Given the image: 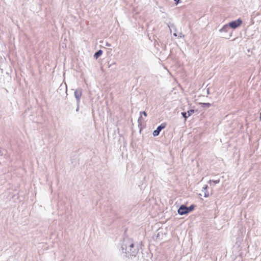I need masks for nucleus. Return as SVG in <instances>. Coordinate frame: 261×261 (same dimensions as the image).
Returning a JSON list of instances; mask_svg holds the SVG:
<instances>
[{
	"mask_svg": "<svg viewBox=\"0 0 261 261\" xmlns=\"http://www.w3.org/2000/svg\"><path fill=\"white\" fill-rule=\"evenodd\" d=\"M194 113V110H190L188 111L187 112H182L181 114L182 116L184 117L185 120H186L187 118L189 116H191Z\"/></svg>",
	"mask_w": 261,
	"mask_h": 261,
	"instance_id": "obj_7",
	"label": "nucleus"
},
{
	"mask_svg": "<svg viewBox=\"0 0 261 261\" xmlns=\"http://www.w3.org/2000/svg\"><path fill=\"white\" fill-rule=\"evenodd\" d=\"M212 182H214L215 184H218L220 182V180L219 179L216 180H210L208 181L209 184H211Z\"/></svg>",
	"mask_w": 261,
	"mask_h": 261,
	"instance_id": "obj_14",
	"label": "nucleus"
},
{
	"mask_svg": "<svg viewBox=\"0 0 261 261\" xmlns=\"http://www.w3.org/2000/svg\"><path fill=\"white\" fill-rule=\"evenodd\" d=\"M194 208V205H191L190 206L188 207V214L190 212L192 211Z\"/></svg>",
	"mask_w": 261,
	"mask_h": 261,
	"instance_id": "obj_11",
	"label": "nucleus"
},
{
	"mask_svg": "<svg viewBox=\"0 0 261 261\" xmlns=\"http://www.w3.org/2000/svg\"><path fill=\"white\" fill-rule=\"evenodd\" d=\"M3 155V153L1 150H0V156H2Z\"/></svg>",
	"mask_w": 261,
	"mask_h": 261,
	"instance_id": "obj_15",
	"label": "nucleus"
},
{
	"mask_svg": "<svg viewBox=\"0 0 261 261\" xmlns=\"http://www.w3.org/2000/svg\"><path fill=\"white\" fill-rule=\"evenodd\" d=\"M107 46H110V44H107Z\"/></svg>",
	"mask_w": 261,
	"mask_h": 261,
	"instance_id": "obj_17",
	"label": "nucleus"
},
{
	"mask_svg": "<svg viewBox=\"0 0 261 261\" xmlns=\"http://www.w3.org/2000/svg\"><path fill=\"white\" fill-rule=\"evenodd\" d=\"M242 23V21L241 19H238L236 20L232 21L230 22L228 25L229 27L231 28L232 29H235L241 25Z\"/></svg>",
	"mask_w": 261,
	"mask_h": 261,
	"instance_id": "obj_3",
	"label": "nucleus"
},
{
	"mask_svg": "<svg viewBox=\"0 0 261 261\" xmlns=\"http://www.w3.org/2000/svg\"><path fill=\"white\" fill-rule=\"evenodd\" d=\"M82 90L80 89L76 90L74 91V96L77 100V103H79L80 101L81 97L82 96Z\"/></svg>",
	"mask_w": 261,
	"mask_h": 261,
	"instance_id": "obj_6",
	"label": "nucleus"
},
{
	"mask_svg": "<svg viewBox=\"0 0 261 261\" xmlns=\"http://www.w3.org/2000/svg\"><path fill=\"white\" fill-rule=\"evenodd\" d=\"M207 93L208 94L209 93L208 90H207Z\"/></svg>",
	"mask_w": 261,
	"mask_h": 261,
	"instance_id": "obj_18",
	"label": "nucleus"
},
{
	"mask_svg": "<svg viewBox=\"0 0 261 261\" xmlns=\"http://www.w3.org/2000/svg\"><path fill=\"white\" fill-rule=\"evenodd\" d=\"M173 35L175 37L181 38L182 37V33L180 32L177 34L176 33H174Z\"/></svg>",
	"mask_w": 261,
	"mask_h": 261,
	"instance_id": "obj_13",
	"label": "nucleus"
},
{
	"mask_svg": "<svg viewBox=\"0 0 261 261\" xmlns=\"http://www.w3.org/2000/svg\"><path fill=\"white\" fill-rule=\"evenodd\" d=\"M102 54V51L101 50H99L98 51H97V52H96L94 55V57L97 59L98 58L99 56H100Z\"/></svg>",
	"mask_w": 261,
	"mask_h": 261,
	"instance_id": "obj_9",
	"label": "nucleus"
},
{
	"mask_svg": "<svg viewBox=\"0 0 261 261\" xmlns=\"http://www.w3.org/2000/svg\"><path fill=\"white\" fill-rule=\"evenodd\" d=\"M207 186L204 185V187L202 188V192L203 193L204 195V197H208L209 196V193L207 191Z\"/></svg>",
	"mask_w": 261,
	"mask_h": 261,
	"instance_id": "obj_8",
	"label": "nucleus"
},
{
	"mask_svg": "<svg viewBox=\"0 0 261 261\" xmlns=\"http://www.w3.org/2000/svg\"><path fill=\"white\" fill-rule=\"evenodd\" d=\"M202 107H206L208 108L211 106V104L210 103H202Z\"/></svg>",
	"mask_w": 261,
	"mask_h": 261,
	"instance_id": "obj_12",
	"label": "nucleus"
},
{
	"mask_svg": "<svg viewBox=\"0 0 261 261\" xmlns=\"http://www.w3.org/2000/svg\"><path fill=\"white\" fill-rule=\"evenodd\" d=\"M166 127L165 123H162L160 125H159L156 129L154 130L153 132V135L155 137L159 135L160 132Z\"/></svg>",
	"mask_w": 261,
	"mask_h": 261,
	"instance_id": "obj_5",
	"label": "nucleus"
},
{
	"mask_svg": "<svg viewBox=\"0 0 261 261\" xmlns=\"http://www.w3.org/2000/svg\"><path fill=\"white\" fill-rule=\"evenodd\" d=\"M121 248L123 252L130 256H136L138 252L137 248L135 247L133 241L129 239L123 240Z\"/></svg>",
	"mask_w": 261,
	"mask_h": 261,
	"instance_id": "obj_1",
	"label": "nucleus"
},
{
	"mask_svg": "<svg viewBox=\"0 0 261 261\" xmlns=\"http://www.w3.org/2000/svg\"><path fill=\"white\" fill-rule=\"evenodd\" d=\"M188 207L185 205H181L178 210V214L180 215H183L188 214Z\"/></svg>",
	"mask_w": 261,
	"mask_h": 261,
	"instance_id": "obj_4",
	"label": "nucleus"
},
{
	"mask_svg": "<svg viewBox=\"0 0 261 261\" xmlns=\"http://www.w3.org/2000/svg\"><path fill=\"white\" fill-rule=\"evenodd\" d=\"M175 2H176L177 3H178V2L179 1V0H174Z\"/></svg>",
	"mask_w": 261,
	"mask_h": 261,
	"instance_id": "obj_16",
	"label": "nucleus"
},
{
	"mask_svg": "<svg viewBox=\"0 0 261 261\" xmlns=\"http://www.w3.org/2000/svg\"><path fill=\"white\" fill-rule=\"evenodd\" d=\"M219 31L221 33H225V34L223 35V37L225 39H229L232 35V32H229V27L228 24L224 25Z\"/></svg>",
	"mask_w": 261,
	"mask_h": 261,
	"instance_id": "obj_2",
	"label": "nucleus"
},
{
	"mask_svg": "<svg viewBox=\"0 0 261 261\" xmlns=\"http://www.w3.org/2000/svg\"><path fill=\"white\" fill-rule=\"evenodd\" d=\"M140 117L138 119V122H139V123H141V119H142V115H143L144 116L146 117L147 116V114H146V113L145 111L140 112Z\"/></svg>",
	"mask_w": 261,
	"mask_h": 261,
	"instance_id": "obj_10",
	"label": "nucleus"
}]
</instances>
